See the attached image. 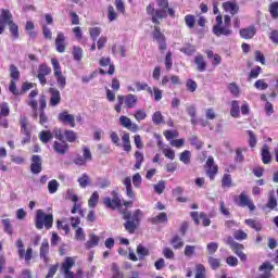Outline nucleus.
Segmentation results:
<instances>
[{"instance_id": "39448f33", "label": "nucleus", "mask_w": 278, "mask_h": 278, "mask_svg": "<svg viewBox=\"0 0 278 278\" xmlns=\"http://www.w3.org/2000/svg\"><path fill=\"white\" fill-rule=\"evenodd\" d=\"M73 266H75V257H65L61 264V273L64 275V278H75V273L71 270Z\"/></svg>"}, {"instance_id": "0eeeda50", "label": "nucleus", "mask_w": 278, "mask_h": 278, "mask_svg": "<svg viewBox=\"0 0 278 278\" xmlns=\"http://www.w3.org/2000/svg\"><path fill=\"white\" fill-rule=\"evenodd\" d=\"M36 97H38V90H33L28 94L27 105L33 110V118H38V101H36Z\"/></svg>"}, {"instance_id": "09e8293b", "label": "nucleus", "mask_w": 278, "mask_h": 278, "mask_svg": "<svg viewBox=\"0 0 278 278\" xmlns=\"http://www.w3.org/2000/svg\"><path fill=\"white\" fill-rule=\"evenodd\" d=\"M64 136L67 142H75V140H77V134H75L73 130H65Z\"/></svg>"}, {"instance_id": "393cba45", "label": "nucleus", "mask_w": 278, "mask_h": 278, "mask_svg": "<svg viewBox=\"0 0 278 278\" xmlns=\"http://www.w3.org/2000/svg\"><path fill=\"white\" fill-rule=\"evenodd\" d=\"M124 103L126 105V108H136V103H138V97H136L135 94H127L124 98Z\"/></svg>"}, {"instance_id": "f704fd0d", "label": "nucleus", "mask_w": 278, "mask_h": 278, "mask_svg": "<svg viewBox=\"0 0 278 278\" xmlns=\"http://www.w3.org/2000/svg\"><path fill=\"white\" fill-rule=\"evenodd\" d=\"M58 188H60V182H58V180L52 179L48 182V190L50 194H55V192H58Z\"/></svg>"}, {"instance_id": "ea45409f", "label": "nucleus", "mask_w": 278, "mask_h": 278, "mask_svg": "<svg viewBox=\"0 0 278 278\" xmlns=\"http://www.w3.org/2000/svg\"><path fill=\"white\" fill-rule=\"evenodd\" d=\"M190 157H192L190 151L185 150L182 153H180L179 160L182 162V164H190Z\"/></svg>"}, {"instance_id": "37998d69", "label": "nucleus", "mask_w": 278, "mask_h": 278, "mask_svg": "<svg viewBox=\"0 0 278 278\" xmlns=\"http://www.w3.org/2000/svg\"><path fill=\"white\" fill-rule=\"evenodd\" d=\"M248 135H249V144L251 149H255L257 144V137H255V132H253L252 130H249Z\"/></svg>"}, {"instance_id": "79ce46f5", "label": "nucleus", "mask_w": 278, "mask_h": 278, "mask_svg": "<svg viewBox=\"0 0 278 278\" xmlns=\"http://www.w3.org/2000/svg\"><path fill=\"white\" fill-rule=\"evenodd\" d=\"M108 18L110 21V23L116 21V18H118V14H116V11L114 10V7L110 5L108 8Z\"/></svg>"}, {"instance_id": "680f3d73", "label": "nucleus", "mask_w": 278, "mask_h": 278, "mask_svg": "<svg viewBox=\"0 0 278 278\" xmlns=\"http://www.w3.org/2000/svg\"><path fill=\"white\" fill-rule=\"evenodd\" d=\"M137 254H139L141 257H147V255H149V249L142 244H139L137 247Z\"/></svg>"}, {"instance_id": "338daca9", "label": "nucleus", "mask_w": 278, "mask_h": 278, "mask_svg": "<svg viewBox=\"0 0 278 278\" xmlns=\"http://www.w3.org/2000/svg\"><path fill=\"white\" fill-rule=\"evenodd\" d=\"M165 188H166V185H165L164 180H161V181H159L157 185H154V190H155L156 194H162V192H164Z\"/></svg>"}, {"instance_id": "c03bdc74", "label": "nucleus", "mask_w": 278, "mask_h": 278, "mask_svg": "<svg viewBox=\"0 0 278 278\" xmlns=\"http://www.w3.org/2000/svg\"><path fill=\"white\" fill-rule=\"evenodd\" d=\"M208 264L213 270H216L217 268H220V260L215 258L213 256H208Z\"/></svg>"}, {"instance_id": "a18cd8bd", "label": "nucleus", "mask_w": 278, "mask_h": 278, "mask_svg": "<svg viewBox=\"0 0 278 278\" xmlns=\"http://www.w3.org/2000/svg\"><path fill=\"white\" fill-rule=\"evenodd\" d=\"M10 75L13 78V80H18V78L21 77V72H18V67H16V65L10 66Z\"/></svg>"}, {"instance_id": "473e14b6", "label": "nucleus", "mask_w": 278, "mask_h": 278, "mask_svg": "<svg viewBox=\"0 0 278 278\" xmlns=\"http://www.w3.org/2000/svg\"><path fill=\"white\" fill-rule=\"evenodd\" d=\"M152 123L154 125H162L164 124V115H162V112L156 111L152 115Z\"/></svg>"}, {"instance_id": "e2e57ef3", "label": "nucleus", "mask_w": 278, "mask_h": 278, "mask_svg": "<svg viewBox=\"0 0 278 278\" xmlns=\"http://www.w3.org/2000/svg\"><path fill=\"white\" fill-rule=\"evenodd\" d=\"M90 37L92 40H97L98 36H101V28L100 27H93L89 29Z\"/></svg>"}, {"instance_id": "a211bd4d", "label": "nucleus", "mask_w": 278, "mask_h": 278, "mask_svg": "<svg viewBox=\"0 0 278 278\" xmlns=\"http://www.w3.org/2000/svg\"><path fill=\"white\" fill-rule=\"evenodd\" d=\"M274 266L270 263H263L260 267L258 270L263 274L258 276V278H270L271 277V270Z\"/></svg>"}, {"instance_id": "423d86ee", "label": "nucleus", "mask_w": 278, "mask_h": 278, "mask_svg": "<svg viewBox=\"0 0 278 278\" xmlns=\"http://www.w3.org/2000/svg\"><path fill=\"white\" fill-rule=\"evenodd\" d=\"M112 199L111 198H104V205L105 207H109L110 210H116L117 207H121V198H118V193L116 191H112Z\"/></svg>"}, {"instance_id": "6e6d98bb", "label": "nucleus", "mask_w": 278, "mask_h": 278, "mask_svg": "<svg viewBox=\"0 0 278 278\" xmlns=\"http://www.w3.org/2000/svg\"><path fill=\"white\" fill-rule=\"evenodd\" d=\"M249 236L247 235V232H244V230H236L233 232V238L235 240H247Z\"/></svg>"}, {"instance_id": "0e129e2a", "label": "nucleus", "mask_w": 278, "mask_h": 278, "mask_svg": "<svg viewBox=\"0 0 278 278\" xmlns=\"http://www.w3.org/2000/svg\"><path fill=\"white\" fill-rule=\"evenodd\" d=\"M134 117L136 118V121L140 122V121H144V118H147V112H144V110H137L135 112Z\"/></svg>"}, {"instance_id": "864d4df0", "label": "nucleus", "mask_w": 278, "mask_h": 278, "mask_svg": "<svg viewBox=\"0 0 278 278\" xmlns=\"http://www.w3.org/2000/svg\"><path fill=\"white\" fill-rule=\"evenodd\" d=\"M206 251L208 253V255H213L214 253H216V251H218V243L216 242H211L206 245Z\"/></svg>"}, {"instance_id": "1a4fd4ad", "label": "nucleus", "mask_w": 278, "mask_h": 278, "mask_svg": "<svg viewBox=\"0 0 278 278\" xmlns=\"http://www.w3.org/2000/svg\"><path fill=\"white\" fill-rule=\"evenodd\" d=\"M47 75H51V67L47 66L46 64H41L38 70V79L41 84V86H45L47 84Z\"/></svg>"}, {"instance_id": "49530a36", "label": "nucleus", "mask_w": 278, "mask_h": 278, "mask_svg": "<svg viewBox=\"0 0 278 278\" xmlns=\"http://www.w3.org/2000/svg\"><path fill=\"white\" fill-rule=\"evenodd\" d=\"M135 157H136L135 168L140 169V166H142V162H144V155L137 151L135 153Z\"/></svg>"}, {"instance_id": "f8f14e48", "label": "nucleus", "mask_w": 278, "mask_h": 278, "mask_svg": "<svg viewBox=\"0 0 278 278\" xmlns=\"http://www.w3.org/2000/svg\"><path fill=\"white\" fill-rule=\"evenodd\" d=\"M55 47L58 53H64L66 51V37L64 36V33H59L55 38Z\"/></svg>"}, {"instance_id": "de8ad7c7", "label": "nucleus", "mask_w": 278, "mask_h": 278, "mask_svg": "<svg viewBox=\"0 0 278 278\" xmlns=\"http://www.w3.org/2000/svg\"><path fill=\"white\" fill-rule=\"evenodd\" d=\"M245 225L255 229V231H262V226L255 219H245Z\"/></svg>"}, {"instance_id": "58836bf2", "label": "nucleus", "mask_w": 278, "mask_h": 278, "mask_svg": "<svg viewBox=\"0 0 278 278\" xmlns=\"http://www.w3.org/2000/svg\"><path fill=\"white\" fill-rule=\"evenodd\" d=\"M54 77L56 78V84H58L59 88L61 90H64V88H66V77L62 74L54 75Z\"/></svg>"}, {"instance_id": "a19ab883", "label": "nucleus", "mask_w": 278, "mask_h": 278, "mask_svg": "<svg viewBox=\"0 0 278 278\" xmlns=\"http://www.w3.org/2000/svg\"><path fill=\"white\" fill-rule=\"evenodd\" d=\"M153 37L156 42H164V34L160 31V26L157 25L154 26Z\"/></svg>"}, {"instance_id": "7ed1b4c3", "label": "nucleus", "mask_w": 278, "mask_h": 278, "mask_svg": "<svg viewBox=\"0 0 278 278\" xmlns=\"http://www.w3.org/2000/svg\"><path fill=\"white\" fill-rule=\"evenodd\" d=\"M159 9L155 11V15L153 16L154 25H160V21L162 18H166V13L169 16H175V10L168 9V0H156Z\"/></svg>"}, {"instance_id": "5701e85b", "label": "nucleus", "mask_w": 278, "mask_h": 278, "mask_svg": "<svg viewBox=\"0 0 278 278\" xmlns=\"http://www.w3.org/2000/svg\"><path fill=\"white\" fill-rule=\"evenodd\" d=\"M101 239L99 236L91 233L89 235V240L85 243L86 249H94V247H99V241Z\"/></svg>"}, {"instance_id": "bb28decb", "label": "nucleus", "mask_w": 278, "mask_h": 278, "mask_svg": "<svg viewBox=\"0 0 278 278\" xmlns=\"http://www.w3.org/2000/svg\"><path fill=\"white\" fill-rule=\"evenodd\" d=\"M261 155H262L263 164H270L271 156H270V150L268 146L266 144L263 146Z\"/></svg>"}, {"instance_id": "20e7f679", "label": "nucleus", "mask_w": 278, "mask_h": 278, "mask_svg": "<svg viewBox=\"0 0 278 278\" xmlns=\"http://www.w3.org/2000/svg\"><path fill=\"white\" fill-rule=\"evenodd\" d=\"M35 227L36 229H43V227H46V229H51V227H53V215H46L42 210H38L35 219Z\"/></svg>"}, {"instance_id": "69168bd1", "label": "nucleus", "mask_w": 278, "mask_h": 278, "mask_svg": "<svg viewBox=\"0 0 278 278\" xmlns=\"http://www.w3.org/2000/svg\"><path fill=\"white\" fill-rule=\"evenodd\" d=\"M194 251H197V247H194V245H186L185 247V255H186V257H192V255H194Z\"/></svg>"}, {"instance_id": "6ab92c4d", "label": "nucleus", "mask_w": 278, "mask_h": 278, "mask_svg": "<svg viewBox=\"0 0 278 278\" xmlns=\"http://www.w3.org/2000/svg\"><path fill=\"white\" fill-rule=\"evenodd\" d=\"M223 8L225 12H228L229 14H231V16H236V13L239 12L240 10V7H238V3L231 2V1L224 2Z\"/></svg>"}, {"instance_id": "8fccbe9b", "label": "nucleus", "mask_w": 278, "mask_h": 278, "mask_svg": "<svg viewBox=\"0 0 278 278\" xmlns=\"http://www.w3.org/2000/svg\"><path fill=\"white\" fill-rule=\"evenodd\" d=\"M2 225L4 227L5 233L12 236V222L10 220V218L2 219Z\"/></svg>"}, {"instance_id": "aec40b11", "label": "nucleus", "mask_w": 278, "mask_h": 278, "mask_svg": "<svg viewBox=\"0 0 278 278\" xmlns=\"http://www.w3.org/2000/svg\"><path fill=\"white\" fill-rule=\"evenodd\" d=\"M40 257L45 264H49V241L43 240L40 247Z\"/></svg>"}, {"instance_id": "4be33fe9", "label": "nucleus", "mask_w": 278, "mask_h": 278, "mask_svg": "<svg viewBox=\"0 0 278 278\" xmlns=\"http://www.w3.org/2000/svg\"><path fill=\"white\" fill-rule=\"evenodd\" d=\"M194 64L198 66V71L200 73H203L207 68V63L205 62V59L201 54H198L194 58Z\"/></svg>"}, {"instance_id": "b1692460", "label": "nucleus", "mask_w": 278, "mask_h": 278, "mask_svg": "<svg viewBox=\"0 0 278 278\" xmlns=\"http://www.w3.org/2000/svg\"><path fill=\"white\" fill-rule=\"evenodd\" d=\"M230 116H232V118H240V103L238 100H233L230 103Z\"/></svg>"}, {"instance_id": "4d7b16f0", "label": "nucleus", "mask_w": 278, "mask_h": 278, "mask_svg": "<svg viewBox=\"0 0 278 278\" xmlns=\"http://www.w3.org/2000/svg\"><path fill=\"white\" fill-rule=\"evenodd\" d=\"M266 207L269 210H275L277 207V198H275V195L269 194V200L266 204Z\"/></svg>"}, {"instance_id": "2eb2a0df", "label": "nucleus", "mask_w": 278, "mask_h": 278, "mask_svg": "<svg viewBox=\"0 0 278 278\" xmlns=\"http://www.w3.org/2000/svg\"><path fill=\"white\" fill-rule=\"evenodd\" d=\"M231 27L226 26L225 24L213 26V34L215 36H231Z\"/></svg>"}, {"instance_id": "4468645a", "label": "nucleus", "mask_w": 278, "mask_h": 278, "mask_svg": "<svg viewBox=\"0 0 278 278\" xmlns=\"http://www.w3.org/2000/svg\"><path fill=\"white\" fill-rule=\"evenodd\" d=\"M49 92L51 94L50 97L51 108H55L56 105H60V101H62V96L60 94V90L55 88H50Z\"/></svg>"}, {"instance_id": "7c9ffc66", "label": "nucleus", "mask_w": 278, "mask_h": 278, "mask_svg": "<svg viewBox=\"0 0 278 278\" xmlns=\"http://www.w3.org/2000/svg\"><path fill=\"white\" fill-rule=\"evenodd\" d=\"M20 125L22 127L23 134H25V136H29V121L27 119V117L21 116Z\"/></svg>"}, {"instance_id": "9b49d317", "label": "nucleus", "mask_w": 278, "mask_h": 278, "mask_svg": "<svg viewBox=\"0 0 278 278\" xmlns=\"http://www.w3.org/2000/svg\"><path fill=\"white\" fill-rule=\"evenodd\" d=\"M239 205L240 207H249L250 212H255V204L244 193L239 195Z\"/></svg>"}, {"instance_id": "c9c22d12", "label": "nucleus", "mask_w": 278, "mask_h": 278, "mask_svg": "<svg viewBox=\"0 0 278 278\" xmlns=\"http://www.w3.org/2000/svg\"><path fill=\"white\" fill-rule=\"evenodd\" d=\"M99 203V192L94 191L88 200L89 207H97Z\"/></svg>"}, {"instance_id": "cd10ccee", "label": "nucleus", "mask_w": 278, "mask_h": 278, "mask_svg": "<svg viewBox=\"0 0 278 278\" xmlns=\"http://www.w3.org/2000/svg\"><path fill=\"white\" fill-rule=\"evenodd\" d=\"M111 60L110 58H101L99 61L100 66H109V71L106 72L108 75H114V65L110 64Z\"/></svg>"}, {"instance_id": "3c124183", "label": "nucleus", "mask_w": 278, "mask_h": 278, "mask_svg": "<svg viewBox=\"0 0 278 278\" xmlns=\"http://www.w3.org/2000/svg\"><path fill=\"white\" fill-rule=\"evenodd\" d=\"M52 68L54 71V75L62 74V67L60 66V62L56 59L51 60Z\"/></svg>"}, {"instance_id": "4c0bfd02", "label": "nucleus", "mask_w": 278, "mask_h": 278, "mask_svg": "<svg viewBox=\"0 0 278 278\" xmlns=\"http://www.w3.org/2000/svg\"><path fill=\"white\" fill-rule=\"evenodd\" d=\"M73 58H74V60H76V62L81 61V59L84 58V50H81L80 47H74Z\"/></svg>"}, {"instance_id": "052dcab7", "label": "nucleus", "mask_w": 278, "mask_h": 278, "mask_svg": "<svg viewBox=\"0 0 278 278\" xmlns=\"http://www.w3.org/2000/svg\"><path fill=\"white\" fill-rule=\"evenodd\" d=\"M269 12L273 18H278V2H274L269 5Z\"/></svg>"}, {"instance_id": "72a5a7b5", "label": "nucleus", "mask_w": 278, "mask_h": 278, "mask_svg": "<svg viewBox=\"0 0 278 278\" xmlns=\"http://www.w3.org/2000/svg\"><path fill=\"white\" fill-rule=\"evenodd\" d=\"M170 244L173 249H184V239H181L179 236H175L172 239Z\"/></svg>"}, {"instance_id": "c756f323", "label": "nucleus", "mask_w": 278, "mask_h": 278, "mask_svg": "<svg viewBox=\"0 0 278 278\" xmlns=\"http://www.w3.org/2000/svg\"><path fill=\"white\" fill-rule=\"evenodd\" d=\"M151 223L152 225H159V223H168V216L164 212L160 213L155 217L151 218Z\"/></svg>"}, {"instance_id": "c85d7f7f", "label": "nucleus", "mask_w": 278, "mask_h": 278, "mask_svg": "<svg viewBox=\"0 0 278 278\" xmlns=\"http://www.w3.org/2000/svg\"><path fill=\"white\" fill-rule=\"evenodd\" d=\"M236 255L240 257L241 262H247V254H244L242 251H244V245L241 243H238V247L231 248Z\"/></svg>"}, {"instance_id": "774afa93", "label": "nucleus", "mask_w": 278, "mask_h": 278, "mask_svg": "<svg viewBox=\"0 0 278 278\" xmlns=\"http://www.w3.org/2000/svg\"><path fill=\"white\" fill-rule=\"evenodd\" d=\"M195 268V278L205 277V266H203V264H198Z\"/></svg>"}, {"instance_id": "13d9d810", "label": "nucleus", "mask_w": 278, "mask_h": 278, "mask_svg": "<svg viewBox=\"0 0 278 278\" xmlns=\"http://www.w3.org/2000/svg\"><path fill=\"white\" fill-rule=\"evenodd\" d=\"M112 271H113V278H124L123 273H121L118 265L115 263L112 264Z\"/></svg>"}, {"instance_id": "6e6552de", "label": "nucleus", "mask_w": 278, "mask_h": 278, "mask_svg": "<svg viewBox=\"0 0 278 278\" xmlns=\"http://www.w3.org/2000/svg\"><path fill=\"white\" fill-rule=\"evenodd\" d=\"M30 172L34 175H38L42 172V157H40V155L31 156Z\"/></svg>"}, {"instance_id": "a878e982", "label": "nucleus", "mask_w": 278, "mask_h": 278, "mask_svg": "<svg viewBox=\"0 0 278 278\" xmlns=\"http://www.w3.org/2000/svg\"><path fill=\"white\" fill-rule=\"evenodd\" d=\"M241 38H244L245 40H249L255 36V28L253 26L249 28H243L240 30Z\"/></svg>"}, {"instance_id": "f03ea898", "label": "nucleus", "mask_w": 278, "mask_h": 278, "mask_svg": "<svg viewBox=\"0 0 278 278\" xmlns=\"http://www.w3.org/2000/svg\"><path fill=\"white\" fill-rule=\"evenodd\" d=\"M5 25H9L13 38H18V25L14 24L12 13L8 9H2L0 14V35L5 31Z\"/></svg>"}, {"instance_id": "5fc2aeb1", "label": "nucleus", "mask_w": 278, "mask_h": 278, "mask_svg": "<svg viewBox=\"0 0 278 278\" xmlns=\"http://www.w3.org/2000/svg\"><path fill=\"white\" fill-rule=\"evenodd\" d=\"M75 239L84 242L86 240V233H84V228L78 227L75 232Z\"/></svg>"}, {"instance_id": "f257e3e1", "label": "nucleus", "mask_w": 278, "mask_h": 278, "mask_svg": "<svg viewBox=\"0 0 278 278\" xmlns=\"http://www.w3.org/2000/svg\"><path fill=\"white\" fill-rule=\"evenodd\" d=\"M143 213L140 211V208H137L131 212H124L123 218L126 220L124 224V227L128 233H136V230L138 229V226L140 225V220H142Z\"/></svg>"}, {"instance_id": "412c9836", "label": "nucleus", "mask_w": 278, "mask_h": 278, "mask_svg": "<svg viewBox=\"0 0 278 278\" xmlns=\"http://www.w3.org/2000/svg\"><path fill=\"white\" fill-rule=\"evenodd\" d=\"M123 184L126 188V194H127L128 199H136V193L134 192V189L131 188V177L124 178Z\"/></svg>"}, {"instance_id": "bf43d9fd", "label": "nucleus", "mask_w": 278, "mask_h": 278, "mask_svg": "<svg viewBox=\"0 0 278 278\" xmlns=\"http://www.w3.org/2000/svg\"><path fill=\"white\" fill-rule=\"evenodd\" d=\"M216 173H218V167L215 166H210L206 169V175L210 177V179H214L216 177Z\"/></svg>"}, {"instance_id": "f3484780", "label": "nucleus", "mask_w": 278, "mask_h": 278, "mask_svg": "<svg viewBox=\"0 0 278 278\" xmlns=\"http://www.w3.org/2000/svg\"><path fill=\"white\" fill-rule=\"evenodd\" d=\"M119 125H122V127H125L126 129H129L130 131H138V126L136 124H132L131 119L125 115H122L119 117Z\"/></svg>"}, {"instance_id": "2f4dec72", "label": "nucleus", "mask_w": 278, "mask_h": 278, "mask_svg": "<svg viewBox=\"0 0 278 278\" xmlns=\"http://www.w3.org/2000/svg\"><path fill=\"white\" fill-rule=\"evenodd\" d=\"M53 139V134H51V131L49 130H42L39 134V140H41V142H43L45 144H47V142H49V140Z\"/></svg>"}, {"instance_id": "dca6fc26", "label": "nucleus", "mask_w": 278, "mask_h": 278, "mask_svg": "<svg viewBox=\"0 0 278 278\" xmlns=\"http://www.w3.org/2000/svg\"><path fill=\"white\" fill-rule=\"evenodd\" d=\"M58 118L61 123H65V125H71V127H75V116L68 114V112L65 111L60 113Z\"/></svg>"}, {"instance_id": "e433bc0d", "label": "nucleus", "mask_w": 278, "mask_h": 278, "mask_svg": "<svg viewBox=\"0 0 278 278\" xmlns=\"http://www.w3.org/2000/svg\"><path fill=\"white\" fill-rule=\"evenodd\" d=\"M180 52L185 53V55H192L193 53L197 52V48L192 45H187V46L180 48Z\"/></svg>"}, {"instance_id": "ddd939ff", "label": "nucleus", "mask_w": 278, "mask_h": 278, "mask_svg": "<svg viewBox=\"0 0 278 278\" xmlns=\"http://www.w3.org/2000/svg\"><path fill=\"white\" fill-rule=\"evenodd\" d=\"M53 149L55 153H59V155H65V153L68 152V143H66L64 139L55 141L53 143Z\"/></svg>"}, {"instance_id": "9d476101", "label": "nucleus", "mask_w": 278, "mask_h": 278, "mask_svg": "<svg viewBox=\"0 0 278 278\" xmlns=\"http://www.w3.org/2000/svg\"><path fill=\"white\" fill-rule=\"evenodd\" d=\"M39 105H40L39 123L40 125H45V123H47L48 121L47 115L45 114V109L47 108V97L45 94L40 96Z\"/></svg>"}, {"instance_id": "603ef678", "label": "nucleus", "mask_w": 278, "mask_h": 278, "mask_svg": "<svg viewBox=\"0 0 278 278\" xmlns=\"http://www.w3.org/2000/svg\"><path fill=\"white\" fill-rule=\"evenodd\" d=\"M83 159L87 162H92V152H90V148L83 147Z\"/></svg>"}]
</instances>
